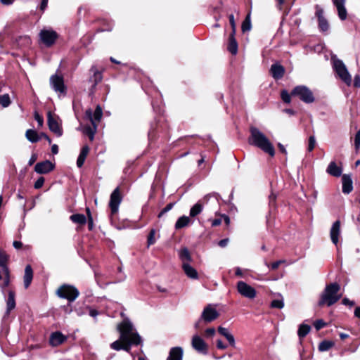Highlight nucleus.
Returning <instances> with one entry per match:
<instances>
[{
    "mask_svg": "<svg viewBox=\"0 0 360 360\" xmlns=\"http://www.w3.org/2000/svg\"><path fill=\"white\" fill-rule=\"evenodd\" d=\"M91 71L94 73V81L95 84H96L102 79L101 73L94 66L91 68Z\"/></svg>",
    "mask_w": 360,
    "mask_h": 360,
    "instance_id": "58836bf2",
    "label": "nucleus"
},
{
    "mask_svg": "<svg viewBox=\"0 0 360 360\" xmlns=\"http://www.w3.org/2000/svg\"><path fill=\"white\" fill-rule=\"evenodd\" d=\"M179 256L183 262V264L184 262L188 263L191 259L189 251L188 250L187 248H183L182 250H181Z\"/></svg>",
    "mask_w": 360,
    "mask_h": 360,
    "instance_id": "c9c22d12",
    "label": "nucleus"
},
{
    "mask_svg": "<svg viewBox=\"0 0 360 360\" xmlns=\"http://www.w3.org/2000/svg\"><path fill=\"white\" fill-rule=\"evenodd\" d=\"M318 20H319V26L320 29L322 31H327L329 27V25H328L327 20L324 18H321Z\"/></svg>",
    "mask_w": 360,
    "mask_h": 360,
    "instance_id": "ea45409f",
    "label": "nucleus"
},
{
    "mask_svg": "<svg viewBox=\"0 0 360 360\" xmlns=\"http://www.w3.org/2000/svg\"><path fill=\"white\" fill-rule=\"evenodd\" d=\"M248 143L252 146L260 148L271 157L275 155V150L272 143L261 131L255 127L250 128V136L248 139Z\"/></svg>",
    "mask_w": 360,
    "mask_h": 360,
    "instance_id": "f03ea898",
    "label": "nucleus"
},
{
    "mask_svg": "<svg viewBox=\"0 0 360 360\" xmlns=\"http://www.w3.org/2000/svg\"><path fill=\"white\" fill-rule=\"evenodd\" d=\"M183 356V349L180 347L171 349L169 356L167 360H181Z\"/></svg>",
    "mask_w": 360,
    "mask_h": 360,
    "instance_id": "412c9836",
    "label": "nucleus"
},
{
    "mask_svg": "<svg viewBox=\"0 0 360 360\" xmlns=\"http://www.w3.org/2000/svg\"><path fill=\"white\" fill-rule=\"evenodd\" d=\"M86 115L91 120L92 125H97L102 117V109L99 105H97L94 114L92 113L91 110L89 109L86 111Z\"/></svg>",
    "mask_w": 360,
    "mask_h": 360,
    "instance_id": "2eb2a0df",
    "label": "nucleus"
},
{
    "mask_svg": "<svg viewBox=\"0 0 360 360\" xmlns=\"http://www.w3.org/2000/svg\"><path fill=\"white\" fill-rule=\"evenodd\" d=\"M325 325L326 323L322 320H318L314 323V327L317 330L322 328Z\"/></svg>",
    "mask_w": 360,
    "mask_h": 360,
    "instance_id": "603ef678",
    "label": "nucleus"
},
{
    "mask_svg": "<svg viewBox=\"0 0 360 360\" xmlns=\"http://www.w3.org/2000/svg\"><path fill=\"white\" fill-rule=\"evenodd\" d=\"M284 68L278 64L272 65L271 67V72L274 78L281 79L284 75Z\"/></svg>",
    "mask_w": 360,
    "mask_h": 360,
    "instance_id": "5701e85b",
    "label": "nucleus"
},
{
    "mask_svg": "<svg viewBox=\"0 0 360 360\" xmlns=\"http://www.w3.org/2000/svg\"><path fill=\"white\" fill-rule=\"evenodd\" d=\"M185 274L191 278H197L198 273L196 270L193 268L188 263L184 262L182 264Z\"/></svg>",
    "mask_w": 360,
    "mask_h": 360,
    "instance_id": "a878e982",
    "label": "nucleus"
},
{
    "mask_svg": "<svg viewBox=\"0 0 360 360\" xmlns=\"http://www.w3.org/2000/svg\"><path fill=\"white\" fill-rule=\"evenodd\" d=\"M50 84L55 91L59 93L65 92V86L61 76L57 75H52L50 78Z\"/></svg>",
    "mask_w": 360,
    "mask_h": 360,
    "instance_id": "4468645a",
    "label": "nucleus"
},
{
    "mask_svg": "<svg viewBox=\"0 0 360 360\" xmlns=\"http://www.w3.org/2000/svg\"><path fill=\"white\" fill-rule=\"evenodd\" d=\"M354 86L360 87V77L359 75L354 77Z\"/></svg>",
    "mask_w": 360,
    "mask_h": 360,
    "instance_id": "e2e57ef3",
    "label": "nucleus"
},
{
    "mask_svg": "<svg viewBox=\"0 0 360 360\" xmlns=\"http://www.w3.org/2000/svg\"><path fill=\"white\" fill-rule=\"evenodd\" d=\"M33 278V271L30 265H27L25 269L24 275V285L25 288H27Z\"/></svg>",
    "mask_w": 360,
    "mask_h": 360,
    "instance_id": "b1692460",
    "label": "nucleus"
},
{
    "mask_svg": "<svg viewBox=\"0 0 360 360\" xmlns=\"http://www.w3.org/2000/svg\"><path fill=\"white\" fill-rule=\"evenodd\" d=\"M271 307L273 308L282 309L284 307L283 301L282 300H273Z\"/></svg>",
    "mask_w": 360,
    "mask_h": 360,
    "instance_id": "a19ab883",
    "label": "nucleus"
},
{
    "mask_svg": "<svg viewBox=\"0 0 360 360\" xmlns=\"http://www.w3.org/2000/svg\"><path fill=\"white\" fill-rule=\"evenodd\" d=\"M229 22H230V25L231 26V28H232V32L233 34H235L236 33V22H235V20H234V16L233 14H231L229 15Z\"/></svg>",
    "mask_w": 360,
    "mask_h": 360,
    "instance_id": "a18cd8bd",
    "label": "nucleus"
},
{
    "mask_svg": "<svg viewBox=\"0 0 360 360\" xmlns=\"http://www.w3.org/2000/svg\"><path fill=\"white\" fill-rule=\"evenodd\" d=\"M218 331L219 333L222 335L223 336H224L225 338L229 335V334H231L229 330L224 328V327H221V326H219L218 328Z\"/></svg>",
    "mask_w": 360,
    "mask_h": 360,
    "instance_id": "864d4df0",
    "label": "nucleus"
},
{
    "mask_svg": "<svg viewBox=\"0 0 360 360\" xmlns=\"http://www.w3.org/2000/svg\"><path fill=\"white\" fill-rule=\"evenodd\" d=\"M51 152L53 154H57L58 153V147L56 144H53L51 146Z\"/></svg>",
    "mask_w": 360,
    "mask_h": 360,
    "instance_id": "338daca9",
    "label": "nucleus"
},
{
    "mask_svg": "<svg viewBox=\"0 0 360 360\" xmlns=\"http://www.w3.org/2000/svg\"><path fill=\"white\" fill-rule=\"evenodd\" d=\"M229 243V239L228 238H226V239H223V240H221L219 242V245L221 248H224Z\"/></svg>",
    "mask_w": 360,
    "mask_h": 360,
    "instance_id": "052dcab7",
    "label": "nucleus"
},
{
    "mask_svg": "<svg viewBox=\"0 0 360 360\" xmlns=\"http://www.w3.org/2000/svg\"><path fill=\"white\" fill-rule=\"evenodd\" d=\"M34 119L37 121V122L39 124V126L42 127L43 123H44L43 117L41 116H40L39 114L37 111L34 112Z\"/></svg>",
    "mask_w": 360,
    "mask_h": 360,
    "instance_id": "3c124183",
    "label": "nucleus"
},
{
    "mask_svg": "<svg viewBox=\"0 0 360 360\" xmlns=\"http://www.w3.org/2000/svg\"><path fill=\"white\" fill-rule=\"evenodd\" d=\"M340 233V221H336L333 223L330 229V238L334 244H337L338 242L339 236Z\"/></svg>",
    "mask_w": 360,
    "mask_h": 360,
    "instance_id": "f3484780",
    "label": "nucleus"
},
{
    "mask_svg": "<svg viewBox=\"0 0 360 360\" xmlns=\"http://www.w3.org/2000/svg\"><path fill=\"white\" fill-rule=\"evenodd\" d=\"M122 201V196L119 188H116L110 195L109 206L111 212L115 214L118 211L119 205Z\"/></svg>",
    "mask_w": 360,
    "mask_h": 360,
    "instance_id": "ddd939ff",
    "label": "nucleus"
},
{
    "mask_svg": "<svg viewBox=\"0 0 360 360\" xmlns=\"http://www.w3.org/2000/svg\"><path fill=\"white\" fill-rule=\"evenodd\" d=\"M8 259V255L0 250V266L1 267V269H0V277L3 276L4 278L6 284L8 282V268L7 266Z\"/></svg>",
    "mask_w": 360,
    "mask_h": 360,
    "instance_id": "9b49d317",
    "label": "nucleus"
},
{
    "mask_svg": "<svg viewBox=\"0 0 360 360\" xmlns=\"http://www.w3.org/2000/svg\"><path fill=\"white\" fill-rule=\"evenodd\" d=\"M79 291L72 285H63L56 290V295L61 298H65L70 302L74 301L79 296Z\"/></svg>",
    "mask_w": 360,
    "mask_h": 360,
    "instance_id": "39448f33",
    "label": "nucleus"
},
{
    "mask_svg": "<svg viewBox=\"0 0 360 360\" xmlns=\"http://www.w3.org/2000/svg\"><path fill=\"white\" fill-rule=\"evenodd\" d=\"M174 204L169 203L158 214V217L160 218L165 213L169 211L173 207Z\"/></svg>",
    "mask_w": 360,
    "mask_h": 360,
    "instance_id": "09e8293b",
    "label": "nucleus"
},
{
    "mask_svg": "<svg viewBox=\"0 0 360 360\" xmlns=\"http://www.w3.org/2000/svg\"><path fill=\"white\" fill-rule=\"evenodd\" d=\"M234 34L231 33L229 39V45H228V50L232 53V54H236L238 51V44L236 42V40L234 37Z\"/></svg>",
    "mask_w": 360,
    "mask_h": 360,
    "instance_id": "bb28decb",
    "label": "nucleus"
},
{
    "mask_svg": "<svg viewBox=\"0 0 360 360\" xmlns=\"http://www.w3.org/2000/svg\"><path fill=\"white\" fill-rule=\"evenodd\" d=\"M15 307V293L13 291L8 292V297L7 300V312L9 313L10 311L13 309Z\"/></svg>",
    "mask_w": 360,
    "mask_h": 360,
    "instance_id": "c85d7f7f",
    "label": "nucleus"
},
{
    "mask_svg": "<svg viewBox=\"0 0 360 360\" xmlns=\"http://www.w3.org/2000/svg\"><path fill=\"white\" fill-rule=\"evenodd\" d=\"M335 5L338 15L341 20H345L347 18V11L345 7V0H333Z\"/></svg>",
    "mask_w": 360,
    "mask_h": 360,
    "instance_id": "aec40b11",
    "label": "nucleus"
},
{
    "mask_svg": "<svg viewBox=\"0 0 360 360\" xmlns=\"http://www.w3.org/2000/svg\"><path fill=\"white\" fill-rule=\"evenodd\" d=\"M65 337L59 332L53 333L50 338V343L52 346H58L65 340Z\"/></svg>",
    "mask_w": 360,
    "mask_h": 360,
    "instance_id": "4be33fe9",
    "label": "nucleus"
},
{
    "mask_svg": "<svg viewBox=\"0 0 360 360\" xmlns=\"http://www.w3.org/2000/svg\"><path fill=\"white\" fill-rule=\"evenodd\" d=\"M334 346L333 341L324 340L320 342L319 345V350L320 352H326Z\"/></svg>",
    "mask_w": 360,
    "mask_h": 360,
    "instance_id": "2f4dec72",
    "label": "nucleus"
},
{
    "mask_svg": "<svg viewBox=\"0 0 360 360\" xmlns=\"http://www.w3.org/2000/svg\"><path fill=\"white\" fill-rule=\"evenodd\" d=\"M316 15L317 16L318 20L324 18L323 10L319 6H316Z\"/></svg>",
    "mask_w": 360,
    "mask_h": 360,
    "instance_id": "de8ad7c7",
    "label": "nucleus"
},
{
    "mask_svg": "<svg viewBox=\"0 0 360 360\" xmlns=\"http://www.w3.org/2000/svg\"><path fill=\"white\" fill-rule=\"evenodd\" d=\"M333 68L339 77L348 86L352 83V77L345 65L339 59L333 60Z\"/></svg>",
    "mask_w": 360,
    "mask_h": 360,
    "instance_id": "20e7f679",
    "label": "nucleus"
},
{
    "mask_svg": "<svg viewBox=\"0 0 360 360\" xmlns=\"http://www.w3.org/2000/svg\"><path fill=\"white\" fill-rule=\"evenodd\" d=\"M11 103V100L8 94H4L0 96V105L4 108L8 107Z\"/></svg>",
    "mask_w": 360,
    "mask_h": 360,
    "instance_id": "4c0bfd02",
    "label": "nucleus"
},
{
    "mask_svg": "<svg viewBox=\"0 0 360 360\" xmlns=\"http://www.w3.org/2000/svg\"><path fill=\"white\" fill-rule=\"evenodd\" d=\"M155 229H152L150 231L149 236L148 237V246L155 243Z\"/></svg>",
    "mask_w": 360,
    "mask_h": 360,
    "instance_id": "79ce46f5",
    "label": "nucleus"
},
{
    "mask_svg": "<svg viewBox=\"0 0 360 360\" xmlns=\"http://www.w3.org/2000/svg\"><path fill=\"white\" fill-rule=\"evenodd\" d=\"M97 125H93V127L86 126L84 128L83 132L86 134L91 141L94 140V134L96 131Z\"/></svg>",
    "mask_w": 360,
    "mask_h": 360,
    "instance_id": "72a5a7b5",
    "label": "nucleus"
},
{
    "mask_svg": "<svg viewBox=\"0 0 360 360\" xmlns=\"http://www.w3.org/2000/svg\"><path fill=\"white\" fill-rule=\"evenodd\" d=\"M47 122L49 129L53 132L57 136H61L63 129L61 124L56 118L53 117L51 112H48Z\"/></svg>",
    "mask_w": 360,
    "mask_h": 360,
    "instance_id": "f8f14e48",
    "label": "nucleus"
},
{
    "mask_svg": "<svg viewBox=\"0 0 360 360\" xmlns=\"http://www.w3.org/2000/svg\"><path fill=\"white\" fill-rule=\"evenodd\" d=\"M226 338L231 346H235V339L232 334H229Z\"/></svg>",
    "mask_w": 360,
    "mask_h": 360,
    "instance_id": "6e6d98bb",
    "label": "nucleus"
},
{
    "mask_svg": "<svg viewBox=\"0 0 360 360\" xmlns=\"http://www.w3.org/2000/svg\"><path fill=\"white\" fill-rule=\"evenodd\" d=\"M278 148H279V150H281V153H283L285 155L287 154L286 149L285 148L283 145H282L281 143H279L278 144Z\"/></svg>",
    "mask_w": 360,
    "mask_h": 360,
    "instance_id": "69168bd1",
    "label": "nucleus"
},
{
    "mask_svg": "<svg viewBox=\"0 0 360 360\" xmlns=\"http://www.w3.org/2000/svg\"><path fill=\"white\" fill-rule=\"evenodd\" d=\"M70 219L79 224H84L86 221V217L82 214H75L70 216Z\"/></svg>",
    "mask_w": 360,
    "mask_h": 360,
    "instance_id": "473e14b6",
    "label": "nucleus"
},
{
    "mask_svg": "<svg viewBox=\"0 0 360 360\" xmlns=\"http://www.w3.org/2000/svg\"><path fill=\"white\" fill-rule=\"evenodd\" d=\"M236 289L241 296L250 300L254 299L257 295L256 290L250 285L242 281L237 283Z\"/></svg>",
    "mask_w": 360,
    "mask_h": 360,
    "instance_id": "0eeeda50",
    "label": "nucleus"
},
{
    "mask_svg": "<svg viewBox=\"0 0 360 360\" xmlns=\"http://www.w3.org/2000/svg\"><path fill=\"white\" fill-rule=\"evenodd\" d=\"M25 137L32 143L37 142L40 139L39 134L34 129H27L25 132Z\"/></svg>",
    "mask_w": 360,
    "mask_h": 360,
    "instance_id": "cd10ccee",
    "label": "nucleus"
},
{
    "mask_svg": "<svg viewBox=\"0 0 360 360\" xmlns=\"http://www.w3.org/2000/svg\"><path fill=\"white\" fill-rule=\"evenodd\" d=\"M9 282H10V278H8V282L7 284L5 283V280H4V278L3 276H1L0 277V287L1 288H4L6 287H7L8 285H9Z\"/></svg>",
    "mask_w": 360,
    "mask_h": 360,
    "instance_id": "4d7b16f0",
    "label": "nucleus"
},
{
    "mask_svg": "<svg viewBox=\"0 0 360 360\" xmlns=\"http://www.w3.org/2000/svg\"><path fill=\"white\" fill-rule=\"evenodd\" d=\"M326 172L331 176L338 177L341 176L342 169L341 167L337 165L335 162H330L327 167Z\"/></svg>",
    "mask_w": 360,
    "mask_h": 360,
    "instance_id": "6ab92c4d",
    "label": "nucleus"
},
{
    "mask_svg": "<svg viewBox=\"0 0 360 360\" xmlns=\"http://www.w3.org/2000/svg\"><path fill=\"white\" fill-rule=\"evenodd\" d=\"M221 223V219H215L212 220V226H217L220 225Z\"/></svg>",
    "mask_w": 360,
    "mask_h": 360,
    "instance_id": "0e129e2a",
    "label": "nucleus"
},
{
    "mask_svg": "<svg viewBox=\"0 0 360 360\" xmlns=\"http://www.w3.org/2000/svg\"><path fill=\"white\" fill-rule=\"evenodd\" d=\"M190 223V219L188 217L182 216L176 221L175 224V228L176 229H181L183 227L186 226Z\"/></svg>",
    "mask_w": 360,
    "mask_h": 360,
    "instance_id": "c756f323",
    "label": "nucleus"
},
{
    "mask_svg": "<svg viewBox=\"0 0 360 360\" xmlns=\"http://www.w3.org/2000/svg\"><path fill=\"white\" fill-rule=\"evenodd\" d=\"M291 94L299 97L300 99L307 103H312L314 101L312 92L305 86H296Z\"/></svg>",
    "mask_w": 360,
    "mask_h": 360,
    "instance_id": "423d86ee",
    "label": "nucleus"
},
{
    "mask_svg": "<svg viewBox=\"0 0 360 360\" xmlns=\"http://www.w3.org/2000/svg\"><path fill=\"white\" fill-rule=\"evenodd\" d=\"M281 98L283 101L287 103L290 102V95L286 91L281 92Z\"/></svg>",
    "mask_w": 360,
    "mask_h": 360,
    "instance_id": "49530a36",
    "label": "nucleus"
},
{
    "mask_svg": "<svg viewBox=\"0 0 360 360\" xmlns=\"http://www.w3.org/2000/svg\"><path fill=\"white\" fill-rule=\"evenodd\" d=\"M342 192L349 194L353 189L352 180L349 175L344 174L342 176Z\"/></svg>",
    "mask_w": 360,
    "mask_h": 360,
    "instance_id": "a211bd4d",
    "label": "nucleus"
},
{
    "mask_svg": "<svg viewBox=\"0 0 360 360\" xmlns=\"http://www.w3.org/2000/svg\"><path fill=\"white\" fill-rule=\"evenodd\" d=\"M316 145V139L314 136H311L309 138V145H308V150L311 151L314 150Z\"/></svg>",
    "mask_w": 360,
    "mask_h": 360,
    "instance_id": "37998d69",
    "label": "nucleus"
},
{
    "mask_svg": "<svg viewBox=\"0 0 360 360\" xmlns=\"http://www.w3.org/2000/svg\"><path fill=\"white\" fill-rule=\"evenodd\" d=\"M54 168V165L49 160L38 162L35 165L34 170L39 174H46Z\"/></svg>",
    "mask_w": 360,
    "mask_h": 360,
    "instance_id": "dca6fc26",
    "label": "nucleus"
},
{
    "mask_svg": "<svg viewBox=\"0 0 360 360\" xmlns=\"http://www.w3.org/2000/svg\"><path fill=\"white\" fill-rule=\"evenodd\" d=\"M192 347L199 353L207 354L208 345L205 340L198 334L194 335L191 338Z\"/></svg>",
    "mask_w": 360,
    "mask_h": 360,
    "instance_id": "6e6552de",
    "label": "nucleus"
},
{
    "mask_svg": "<svg viewBox=\"0 0 360 360\" xmlns=\"http://www.w3.org/2000/svg\"><path fill=\"white\" fill-rule=\"evenodd\" d=\"M311 327L309 325L301 324L298 329V335L300 338L305 337L310 331Z\"/></svg>",
    "mask_w": 360,
    "mask_h": 360,
    "instance_id": "f704fd0d",
    "label": "nucleus"
},
{
    "mask_svg": "<svg viewBox=\"0 0 360 360\" xmlns=\"http://www.w3.org/2000/svg\"><path fill=\"white\" fill-rule=\"evenodd\" d=\"M219 316L218 311L212 305L209 304L204 308L201 319L207 323L217 319Z\"/></svg>",
    "mask_w": 360,
    "mask_h": 360,
    "instance_id": "1a4fd4ad",
    "label": "nucleus"
},
{
    "mask_svg": "<svg viewBox=\"0 0 360 360\" xmlns=\"http://www.w3.org/2000/svg\"><path fill=\"white\" fill-rule=\"evenodd\" d=\"M40 39L47 46L53 45L58 38L57 33L53 30H43L39 33Z\"/></svg>",
    "mask_w": 360,
    "mask_h": 360,
    "instance_id": "9d476101",
    "label": "nucleus"
},
{
    "mask_svg": "<svg viewBox=\"0 0 360 360\" xmlns=\"http://www.w3.org/2000/svg\"><path fill=\"white\" fill-rule=\"evenodd\" d=\"M117 329L120 335V339L110 345L112 349L117 351L123 349L129 352L131 349V345H137L141 342V337L128 319H125L118 324Z\"/></svg>",
    "mask_w": 360,
    "mask_h": 360,
    "instance_id": "f257e3e1",
    "label": "nucleus"
},
{
    "mask_svg": "<svg viewBox=\"0 0 360 360\" xmlns=\"http://www.w3.org/2000/svg\"><path fill=\"white\" fill-rule=\"evenodd\" d=\"M354 145L356 150H359L360 148V130L357 131L355 136Z\"/></svg>",
    "mask_w": 360,
    "mask_h": 360,
    "instance_id": "c03bdc74",
    "label": "nucleus"
},
{
    "mask_svg": "<svg viewBox=\"0 0 360 360\" xmlns=\"http://www.w3.org/2000/svg\"><path fill=\"white\" fill-rule=\"evenodd\" d=\"M13 245V247L16 249L20 248L22 245V243L20 241H14Z\"/></svg>",
    "mask_w": 360,
    "mask_h": 360,
    "instance_id": "774afa93",
    "label": "nucleus"
},
{
    "mask_svg": "<svg viewBox=\"0 0 360 360\" xmlns=\"http://www.w3.org/2000/svg\"><path fill=\"white\" fill-rule=\"evenodd\" d=\"M89 152V148L87 146H84L80 152V154L77 160V165L78 167H81L85 161V159Z\"/></svg>",
    "mask_w": 360,
    "mask_h": 360,
    "instance_id": "393cba45",
    "label": "nucleus"
},
{
    "mask_svg": "<svg viewBox=\"0 0 360 360\" xmlns=\"http://www.w3.org/2000/svg\"><path fill=\"white\" fill-rule=\"evenodd\" d=\"M202 204L200 202H197L191 208L190 216L191 217H195L202 212Z\"/></svg>",
    "mask_w": 360,
    "mask_h": 360,
    "instance_id": "7c9ffc66",
    "label": "nucleus"
},
{
    "mask_svg": "<svg viewBox=\"0 0 360 360\" xmlns=\"http://www.w3.org/2000/svg\"><path fill=\"white\" fill-rule=\"evenodd\" d=\"M283 262V260H279V261H277V262H275L272 263L271 266V269H276L279 266V265L281 264H282Z\"/></svg>",
    "mask_w": 360,
    "mask_h": 360,
    "instance_id": "bf43d9fd",
    "label": "nucleus"
},
{
    "mask_svg": "<svg viewBox=\"0 0 360 360\" xmlns=\"http://www.w3.org/2000/svg\"><path fill=\"white\" fill-rule=\"evenodd\" d=\"M44 183V177L39 178L34 183V188H36V189L40 188L43 186Z\"/></svg>",
    "mask_w": 360,
    "mask_h": 360,
    "instance_id": "8fccbe9b",
    "label": "nucleus"
},
{
    "mask_svg": "<svg viewBox=\"0 0 360 360\" xmlns=\"http://www.w3.org/2000/svg\"><path fill=\"white\" fill-rule=\"evenodd\" d=\"M340 289V285L336 283L326 285L321 294L319 305L327 304L328 306H331L337 302L342 297L341 294L339 293Z\"/></svg>",
    "mask_w": 360,
    "mask_h": 360,
    "instance_id": "7ed1b4c3",
    "label": "nucleus"
},
{
    "mask_svg": "<svg viewBox=\"0 0 360 360\" xmlns=\"http://www.w3.org/2000/svg\"><path fill=\"white\" fill-rule=\"evenodd\" d=\"M215 329L214 328H207L206 330H205V335L207 337H212L215 335Z\"/></svg>",
    "mask_w": 360,
    "mask_h": 360,
    "instance_id": "5fc2aeb1",
    "label": "nucleus"
},
{
    "mask_svg": "<svg viewBox=\"0 0 360 360\" xmlns=\"http://www.w3.org/2000/svg\"><path fill=\"white\" fill-rule=\"evenodd\" d=\"M217 347L220 349H225L226 346L222 342L221 340L217 341Z\"/></svg>",
    "mask_w": 360,
    "mask_h": 360,
    "instance_id": "13d9d810",
    "label": "nucleus"
},
{
    "mask_svg": "<svg viewBox=\"0 0 360 360\" xmlns=\"http://www.w3.org/2000/svg\"><path fill=\"white\" fill-rule=\"evenodd\" d=\"M241 29L243 32L249 31L251 29L250 14H248L246 18L242 23Z\"/></svg>",
    "mask_w": 360,
    "mask_h": 360,
    "instance_id": "e433bc0d",
    "label": "nucleus"
},
{
    "mask_svg": "<svg viewBox=\"0 0 360 360\" xmlns=\"http://www.w3.org/2000/svg\"><path fill=\"white\" fill-rule=\"evenodd\" d=\"M48 1H49V0H42L41 6H40V8L42 11H44L45 10V8H46Z\"/></svg>",
    "mask_w": 360,
    "mask_h": 360,
    "instance_id": "680f3d73",
    "label": "nucleus"
}]
</instances>
